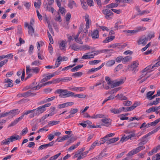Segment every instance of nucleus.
Segmentation results:
<instances>
[{"label":"nucleus","instance_id":"20e7f679","mask_svg":"<svg viewBox=\"0 0 160 160\" xmlns=\"http://www.w3.org/2000/svg\"><path fill=\"white\" fill-rule=\"evenodd\" d=\"M31 92V90H29L24 92L19 93L18 94L17 96L19 98H27L30 96H34L36 95L35 93H32Z\"/></svg>","mask_w":160,"mask_h":160},{"label":"nucleus","instance_id":"7c9ffc66","mask_svg":"<svg viewBox=\"0 0 160 160\" xmlns=\"http://www.w3.org/2000/svg\"><path fill=\"white\" fill-rule=\"evenodd\" d=\"M104 117V115L103 114H94L93 116L91 117V118H103Z\"/></svg>","mask_w":160,"mask_h":160},{"label":"nucleus","instance_id":"cd10ccee","mask_svg":"<svg viewBox=\"0 0 160 160\" xmlns=\"http://www.w3.org/2000/svg\"><path fill=\"white\" fill-rule=\"evenodd\" d=\"M115 63L114 60H111L107 61L105 63V65L107 67H110L112 66Z\"/></svg>","mask_w":160,"mask_h":160},{"label":"nucleus","instance_id":"13d9d810","mask_svg":"<svg viewBox=\"0 0 160 160\" xmlns=\"http://www.w3.org/2000/svg\"><path fill=\"white\" fill-rule=\"evenodd\" d=\"M97 144L98 145V142H97V141H96L95 142H94L91 145L89 150H91L93 149Z\"/></svg>","mask_w":160,"mask_h":160},{"label":"nucleus","instance_id":"a211bd4d","mask_svg":"<svg viewBox=\"0 0 160 160\" xmlns=\"http://www.w3.org/2000/svg\"><path fill=\"white\" fill-rule=\"evenodd\" d=\"M110 111L111 112L115 114H118L121 112V108L118 109L114 108H112L110 109Z\"/></svg>","mask_w":160,"mask_h":160},{"label":"nucleus","instance_id":"09e8293b","mask_svg":"<svg viewBox=\"0 0 160 160\" xmlns=\"http://www.w3.org/2000/svg\"><path fill=\"white\" fill-rule=\"evenodd\" d=\"M83 73L81 72H78L74 73L72 76H73L75 78L77 77H81Z\"/></svg>","mask_w":160,"mask_h":160},{"label":"nucleus","instance_id":"5701e85b","mask_svg":"<svg viewBox=\"0 0 160 160\" xmlns=\"http://www.w3.org/2000/svg\"><path fill=\"white\" fill-rule=\"evenodd\" d=\"M132 59V57L130 56H127L124 57V58H123V59L122 60V62L123 63H125L127 62H128L131 60Z\"/></svg>","mask_w":160,"mask_h":160},{"label":"nucleus","instance_id":"e2e57ef3","mask_svg":"<svg viewBox=\"0 0 160 160\" xmlns=\"http://www.w3.org/2000/svg\"><path fill=\"white\" fill-rule=\"evenodd\" d=\"M160 121V118L151 122L152 126H155Z\"/></svg>","mask_w":160,"mask_h":160},{"label":"nucleus","instance_id":"6e6552de","mask_svg":"<svg viewBox=\"0 0 160 160\" xmlns=\"http://www.w3.org/2000/svg\"><path fill=\"white\" fill-rule=\"evenodd\" d=\"M69 90L76 92L82 91L85 90L86 88L84 87H70L68 88Z\"/></svg>","mask_w":160,"mask_h":160},{"label":"nucleus","instance_id":"6e6d98bb","mask_svg":"<svg viewBox=\"0 0 160 160\" xmlns=\"http://www.w3.org/2000/svg\"><path fill=\"white\" fill-rule=\"evenodd\" d=\"M22 28L20 25L18 26L17 33L18 35H21L22 33Z\"/></svg>","mask_w":160,"mask_h":160},{"label":"nucleus","instance_id":"9d476101","mask_svg":"<svg viewBox=\"0 0 160 160\" xmlns=\"http://www.w3.org/2000/svg\"><path fill=\"white\" fill-rule=\"evenodd\" d=\"M52 83H53V81H49L46 82L45 83L42 84L40 86H39V85H38L34 87L33 88L31 87V89H32L33 90H38L43 86H44L50 84Z\"/></svg>","mask_w":160,"mask_h":160},{"label":"nucleus","instance_id":"2f4dec72","mask_svg":"<svg viewBox=\"0 0 160 160\" xmlns=\"http://www.w3.org/2000/svg\"><path fill=\"white\" fill-rule=\"evenodd\" d=\"M59 48L60 49L62 50H64L66 47V43L65 41L62 40L59 44Z\"/></svg>","mask_w":160,"mask_h":160},{"label":"nucleus","instance_id":"864d4df0","mask_svg":"<svg viewBox=\"0 0 160 160\" xmlns=\"http://www.w3.org/2000/svg\"><path fill=\"white\" fill-rule=\"evenodd\" d=\"M99 68H98V67L96 68H92L89 70V71L88 72V74H91L92 72H94L97 71H98V70H99Z\"/></svg>","mask_w":160,"mask_h":160},{"label":"nucleus","instance_id":"5fc2aeb1","mask_svg":"<svg viewBox=\"0 0 160 160\" xmlns=\"http://www.w3.org/2000/svg\"><path fill=\"white\" fill-rule=\"evenodd\" d=\"M28 130L27 128H24L22 131L21 133V135L22 136H24L28 132Z\"/></svg>","mask_w":160,"mask_h":160},{"label":"nucleus","instance_id":"39448f33","mask_svg":"<svg viewBox=\"0 0 160 160\" xmlns=\"http://www.w3.org/2000/svg\"><path fill=\"white\" fill-rule=\"evenodd\" d=\"M26 73L27 74L30 73L31 72H32L35 74H37L39 72L40 70V68L36 67L34 68H30V66H26Z\"/></svg>","mask_w":160,"mask_h":160},{"label":"nucleus","instance_id":"de8ad7c7","mask_svg":"<svg viewBox=\"0 0 160 160\" xmlns=\"http://www.w3.org/2000/svg\"><path fill=\"white\" fill-rule=\"evenodd\" d=\"M160 159V155L157 153L152 157V160H159Z\"/></svg>","mask_w":160,"mask_h":160},{"label":"nucleus","instance_id":"4be33fe9","mask_svg":"<svg viewBox=\"0 0 160 160\" xmlns=\"http://www.w3.org/2000/svg\"><path fill=\"white\" fill-rule=\"evenodd\" d=\"M148 39V38L146 37L143 39L140 38L138 41V44H143L144 45H145L146 43V41Z\"/></svg>","mask_w":160,"mask_h":160},{"label":"nucleus","instance_id":"4d7b16f0","mask_svg":"<svg viewBox=\"0 0 160 160\" xmlns=\"http://www.w3.org/2000/svg\"><path fill=\"white\" fill-rule=\"evenodd\" d=\"M69 137L70 136L69 135H66L62 137L58 141V142H61L62 141L66 140L67 138Z\"/></svg>","mask_w":160,"mask_h":160},{"label":"nucleus","instance_id":"423d86ee","mask_svg":"<svg viewBox=\"0 0 160 160\" xmlns=\"http://www.w3.org/2000/svg\"><path fill=\"white\" fill-rule=\"evenodd\" d=\"M102 13L105 15V17L108 19L111 18L110 16H112L113 13L110 10L106 9L102 10Z\"/></svg>","mask_w":160,"mask_h":160},{"label":"nucleus","instance_id":"a878e982","mask_svg":"<svg viewBox=\"0 0 160 160\" xmlns=\"http://www.w3.org/2000/svg\"><path fill=\"white\" fill-rule=\"evenodd\" d=\"M55 108L53 107H51L49 109V113L48 114L50 116H52L56 113L55 112Z\"/></svg>","mask_w":160,"mask_h":160},{"label":"nucleus","instance_id":"c9c22d12","mask_svg":"<svg viewBox=\"0 0 160 160\" xmlns=\"http://www.w3.org/2000/svg\"><path fill=\"white\" fill-rule=\"evenodd\" d=\"M103 157L102 153H101L99 155L96 157L92 158L90 160H102V158Z\"/></svg>","mask_w":160,"mask_h":160},{"label":"nucleus","instance_id":"b1692460","mask_svg":"<svg viewBox=\"0 0 160 160\" xmlns=\"http://www.w3.org/2000/svg\"><path fill=\"white\" fill-rule=\"evenodd\" d=\"M28 34L30 35L31 36H33L34 33V29L32 26L31 25H29V26H28Z\"/></svg>","mask_w":160,"mask_h":160},{"label":"nucleus","instance_id":"c85d7f7f","mask_svg":"<svg viewBox=\"0 0 160 160\" xmlns=\"http://www.w3.org/2000/svg\"><path fill=\"white\" fill-rule=\"evenodd\" d=\"M105 80L107 82L108 85H112V84L113 83V81H111L110 78L108 76H106L105 77Z\"/></svg>","mask_w":160,"mask_h":160},{"label":"nucleus","instance_id":"ddd939ff","mask_svg":"<svg viewBox=\"0 0 160 160\" xmlns=\"http://www.w3.org/2000/svg\"><path fill=\"white\" fill-rule=\"evenodd\" d=\"M147 138L145 137V136H144L143 137H142L141 139L139 140L141 141V142L138 144V145L140 146H141L142 145L146 143L148 140Z\"/></svg>","mask_w":160,"mask_h":160},{"label":"nucleus","instance_id":"7ed1b4c3","mask_svg":"<svg viewBox=\"0 0 160 160\" xmlns=\"http://www.w3.org/2000/svg\"><path fill=\"white\" fill-rule=\"evenodd\" d=\"M138 65L139 63L138 61L134 62L132 64L128 66V69L129 71H133L134 72L137 71L138 70L137 68Z\"/></svg>","mask_w":160,"mask_h":160},{"label":"nucleus","instance_id":"0eeeda50","mask_svg":"<svg viewBox=\"0 0 160 160\" xmlns=\"http://www.w3.org/2000/svg\"><path fill=\"white\" fill-rule=\"evenodd\" d=\"M33 110H34V112H35V114L37 115V116H38L45 111V110L41 106L33 109Z\"/></svg>","mask_w":160,"mask_h":160},{"label":"nucleus","instance_id":"58836bf2","mask_svg":"<svg viewBox=\"0 0 160 160\" xmlns=\"http://www.w3.org/2000/svg\"><path fill=\"white\" fill-rule=\"evenodd\" d=\"M116 97L121 100H126L127 99V98L122 94L120 95L118 94L116 96Z\"/></svg>","mask_w":160,"mask_h":160},{"label":"nucleus","instance_id":"774afa93","mask_svg":"<svg viewBox=\"0 0 160 160\" xmlns=\"http://www.w3.org/2000/svg\"><path fill=\"white\" fill-rule=\"evenodd\" d=\"M13 86V84L12 82L8 83V84H6L4 85V88H7L8 87H12Z\"/></svg>","mask_w":160,"mask_h":160},{"label":"nucleus","instance_id":"f3484780","mask_svg":"<svg viewBox=\"0 0 160 160\" xmlns=\"http://www.w3.org/2000/svg\"><path fill=\"white\" fill-rule=\"evenodd\" d=\"M20 112V111L18 109H17L12 110L9 111L10 115H11V114L13 115L12 117H13V116H15L16 115H18L19 114Z\"/></svg>","mask_w":160,"mask_h":160},{"label":"nucleus","instance_id":"0e129e2a","mask_svg":"<svg viewBox=\"0 0 160 160\" xmlns=\"http://www.w3.org/2000/svg\"><path fill=\"white\" fill-rule=\"evenodd\" d=\"M118 45V43H116L115 44L111 45L108 46V48H118V47L119 46Z\"/></svg>","mask_w":160,"mask_h":160},{"label":"nucleus","instance_id":"ea45409f","mask_svg":"<svg viewBox=\"0 0 160 160\" xmlns=\"http://www.w3.org/2000/svg\"><path fill=\"white\" fill-rule=\"evenodd\" d=\"M59 122V121H51L48 122V125L49 126H53L58 124Z\"/></svg>","mask_w":160,"mask_h":160},{"label":"nucleus","instance_id":"2eb2a0df","mask_svg":"<svg viewBox=\"0 0 160 160\" xmlns=\"http://www.w3.org/2000/svg\"><path fill=\"white\" fill-rule=\"evenodd\" d=\"M91 36L93 39L98 38L99 37V32L98 30H96L93 31L91 34Z\"/></svg>","mask_w":160,"mask_h":160},{"label":"nucleus","instance_id":"dca6fc26","mask_svg":"<svg viewBox=\"0 0 160 160\" xmlns=\"http://www.w3.org/2000/svg\"><path fill=\"white\" fill-rule=\"evenodd\" d=\"M68 6L70 9H72L74 6L77 7V5L74 1L69 0Z\"/></svg>","mask_w":160,"mask_h":160},{"label":"nucleus","instance_id":"8fccbe9b","mask_svg":"<svg viewBox=\"0 0 160 160\" xmlns=\"http://www.w3.org/2000/svg\"><path fill=\"white\" fill-rule=\"evenodd\" d=\"M122 64H119L115 68L114 71L115 72H118L122 68Z\"/></svg>","mask_w":160,"mask_h":160},{"label":"nucleus","instance_id":"052dcab7","mask_svg":"<svg viewBox=\"0 0 160 160\" xmlns=\"http://www.w3.org/2000/svg\"><path fill=\"white\" fill-rule=\"evenodd\" d=\"M89 54V52L86 53L85 54L82 56V59H87L90 58L91 57H90L88 55V54Z\"/></svg>","mask_w":160,"mask_h":160},{"label":"nucleus","instance_id":"37998d69","mask_svg":"<svg viewBox=\"0 0 160 160\" xmlns=\"http://www.w3.org/2000/svg\"><path fill=\"white\" fill-rule=\"evenodd\" d=\"M10 141L9 138H8L7 139L3 140L1 143V144L2 145H6L7 144H8L10 143Z\"/></svg>","mask_w":160,"mask_h":160},{"label":"nucleus","instance_id":"69168bd1","mask_svg":"<svg viewBox=\"0 0 160 160\" xmlns=\"http://www.w3.org/2000/svg\"><path fill=\"white\" fill-rule=\"evenodd\" d=\"M71 18V14L70 12H68L65 17V19L66 21L68 22L69 21Z\"/></svg>","mask_w":160,"mask_h":160},{"label":"nucleus","instance_id":"4c0bfd02","mask_svg":"<svg viewBox=\"0 0 160 160\" xmlns=\"http://www.w3.org/2000/svg\"><path fill=\"white\" fill-rule=\"evenodd\" d=\"M41 64L40 61L37 60L34 61L31 63V66H39Z\"/></svg>","mask_w":160,"mask_h":160},{"label":"nucleus","instance_id":"bb28decb","mask_svg":"<svg viewBox=\"0 0 160 160\" xmlns=\"http://www.w3.org/2000/svg\"><path fill=\"white\" fill-rule=\"evenodd\" d=\"M83 66V64H81L79 65H77L74 68H72L71 70V71L72 72H74L77 71L80 69L82 68Z\"/></svg>","mask_w":160,"mask_h":160},{"label":"nucleus","instance_id":"f704fd0d","mask_svg":"<svg viewBox=\"0 0 160 160\" xmlns=\"http://www.w3.org/2000/svg\"><path fill=\"white\" fill-rule=\"evenodd\" d=\"M101 62V60H96L90 61L88 63L90 65H96L99 63Z\"/></svg>","mask_w":160,"mask_h":160},{"label":"nucleus","instance_id":"4468645a","mask_svg":"<svg viewBox=\"0 0 160 160\" xmlns=\"http://www.w3.org/2000/svg\"><path fill=\"white\" fill-rule=\"evenodd\" d=\"M84 27V24H82L80 25L79 29L78 32L77 34L75 36L74 38L75 40H77V39L78 38L79 36L80 33L82 31Z\"/></svg>","mask_w":160,"mask_h":160},{"label":"nucleus","instance_id":"9b49d317","mask_svg":"<svg viewBox=\"0 0 160 160\" xmlns=\"http://www.w3.org/2000/svg\"><path fill=\"white\" fill-rule=\"evenodd\" d=\"M73 102H66L59 104L58 106V108H62L68 106H72L73 105Z\"/></svg>","mask_w":160,"mask_h":160},{"label":"nucleus","instance_id":"603ef678","mask_svg":"<svg viewBox=\"0 0 160 160\" xmlns=\"http://www.w3.org/2000/svg\"><path fill=\"white\" fill-rule=\"evenodd\" d=\"M55 21H59V22H61L62 20L61 19V16L59 12H58L57 14L55 16Z\"/></svg>","mask_w":160,"mask_h":160},{"label":"nucleus","instance_id":"393cba45","mask_svg":"<svg viewBox=\"0 0 160 160\" xmlns=\"http://www.w3.org/2000/svg\"><path fill=\"white\" fill-rule=\"evenodd\" d=\"M115 37L114 36H111L109 37H107L105 40H104L102 42L103 43H108L110 42L113 40L115 38Z\"/></svg>","mask_w":160,"mask_h":160},{"label":"nucleus","instance_id":"412c9836","mask_svg":"<svg viewBox=\"0 0 160 160\" xmlns=\"http://www.w3.org/2000/svg\"><path fill=\"white\" fill-rule=\"evenodd\" d=\"M119 139L118 137L113 138L107 141L106 142V143L107 144L114 143L118 140Z\"/></svg>","mask_w":160,"mask_h":160},{"label":"nucleus","instance_id":"79ce46f5","mask_svg":"<svg viewBox=\"0 0 160 160\" xmlns=\"http://www.w3.org/2000/svg\"><path fill=\"white\" fill-rule=\"evenodd\" d=\"M70 47L72 49L75 51H77L79 49V47L77 46L75 44L71 45Z\"/></svg>","mask_w":160,"mask_h":160},{"label":"nucleus","instance_id":"a18cd8bd","mask_svg":"<svg viewBox=\"0 0 160 160\" xmlns=\"http://www.w3.org/2000/svg\"><path fill=\"white\" fill-rule=\"evenodd\" d=\"M155 91H149L148 92L147 94V98L150 100V99L152 97V95H153Z\"/></svg>","mask_w":160,"mask_h":160},{"label":"nucleus","instance_id":"338daca9","mask_svg":"<svg viewBox=\"0 0 160 160\" xmlns=\"http://www.w3.org/2000/svg\"><path fill=\"white\" fill-rule=\"evenodd\" d=\"M87 2L89 6L91 7L93 6V0H87Z\"/></svg>","mask_w":160,"mask_h":160},{"label":"nucleus","instance_id":"72a5a7b5","mask_svg":"<svg viewBox=\"0 0 160 160\" xmlns=\"http://www.w3.org/2000/svg\"><path fill=\"white\" fill-rule=\"evenodd\" d=\"M118 4L117 3H111L106 6V8H115L118 7Z\"/></svg>","mask_w":160,"mask_h":160},{"label":"nucleus","instance_id":"680f3d73","mask_svg":"<svg viewBox=\"0 0 160 160\" xmlns=\"http://www.w3.org/2000/svg\"><path fill=\"white\" fill-rule=\"evenodd\" d=\"M8 115H10L9 112H3L2 113L0 114V118L2 117L7 116Z\"/></svg>","mask_w":160,"mask_h":160},{"label":"nucleus","instance_id":"bf43d9fd","mask_svg":"<svg viewBox=\"0 0 160 160\" xmlns=\"http://www.w3.org/2000/svg\"><path fill=\"white\" fill-rule=\"evenodd\" d=\"M59 11L60 13L62 14H65L66 12V9L63 7H61L59 8Z\"/></svg>","mask_w":160,"mask_h":160},{"label":"nucleus","instance_id":"f03ea898","mask_svg":"<svg viewBox=\"0 0 160 160\" xmlns=\"http://www.w3.org/2000/svg\"><path fill=\"white\" fill-rule=\"evenodd\" d=\"M144 148L145 147L143 146L138 147L135 149H133L129 152L127 154V156H132L135 154H136L141 150L144 149Z\"/></svg>","mask_w":160,"mask_h":160},{"label":"nucleus","instance_id":"1a4fd4ad","mask_svg":"<svg viewBox=\"0 0 160 160\" xmlns=\"http://www.w3.org/2000/svg\"><path fill=\"white\" fill-rule=\"evenodd\" d=\"M102 122V125L107 127L109 126L111 124V120L110 119L107 118H104L101 120Z\"/></svg>","mask_w":160,"mask_h":160},{"label":"nucleus","instance_id":"f8f14e48","mask_svg":"<svg viewBox=\"0 0 160 160\" xmlns=\"http://www.w3.org/2000/svg\"><path fill=\"white\" fill-rule=\"evenodd\" d=\"M22 116H21L18 118L16 119L14 121L12 122L9 125L10 127L14 126L16 125L20 121L23 119Z\"/></svg>","mask_w":160,"mask_h":160},{"label":"nucleus","instance_id":"a19ab883","mask_svg":"<svg viewBox=\"0 0 160 160\" xmlns=\"http://www.w3.org/2000/svg\"><path fill=\"white\" fill-rule=\"evenodd\" d=\"M72 97H78L80 98H84L85 97L84 95L83 94H74V93L73 92V95L71 96Z\"/></svg>","mask_w":160,"mask_h":160},{"label":"nucleus","instance_id":"3c124183","mask_svg":"<svg viewBox=\"0 0 160 160\" xmlns=\"http://www.w3.org/2000/svg\"><path fill=\"white\" fill-rule=\"evenodd\" d=\"M46 102H48L47 100V98H46L42 100L41 101H40L39 102H38L37 104L38 105H42Z\"/></svg>","mask_w":160,"mask_h":160},{"label":"nucleus","instance_id":"473e14b6","mask_svg":"<svg viewBox=\"0 0 160 160\" xmlns=\"http://www.w3.org/2000/svg\"><path fill=\"white\" fill-rule=\"evenodd\" d=\"M34 112V110H25L22 113L21 116H22L23 118L24 116L25 115H27L29 113H32Z\"/></svg>","mask_w":160,"mask_h":160},{"label":"nucleus","instance_id":"aec40b11","mask_svg":"<svg viewBox=\"0 0 160 160\" xmlns=\"http://www.w3.org/2000/svg\"><path fill=\"white\" fill-rule=\"evenodd\" d=\"M123 83L124 81L122 79H121L119 81L115 82H113V83L112 84V88H114L117 86H119V85L122 84Z\"/></svg>","mask_w":160,"mask_h":160},{"label":"nucleus","instance_id":"f257e3e1","mask_svg":"<svg viewBox=\"0 0 160 160\" xmlns=\"http://www.w3.org/2000/svg\"><path fill=\"white\" fill-rule=\"evenodd\" d=\"M55 93L60 94L58 96L60 98L69 97L73 95V92L68 91L67 89H59L56 90Z\"/></svg>","mask_w":160,"mask_h":160},{"label":"nucleus","instance_id":"c03bdc74","mask_svg":"<svg viewBox=\"0 0 160 160\" xmlns=\"http://www.w3.org/2000/svg\"><path fill=\"white\" fill-rule=\"evenodd\" d=\"M102 139V140L100 141L98 143V146L102 144H103L105 142H106L107 141H108V138H104V137H103Z\"/></svg>","mask_w":160,"mask_h":160},{"label":"nucleus","instance_id":"e433bc0d","mask_svg":"<svg viewBox=\"0 0 160 160\" xmlns=\"http://www.w3.org/2000/svg\"><path fill=\"white\" fill-rule=\"evenodd\" d=\"M137 32L140 31H143L146 30V28L143 26L137 27L135 28Z\"/></svg>","mask_w":160,"mask_h":160},{"label":"nucleus","instance_id":"c756f323","mask_svg":"<svg viewBox=\"0 0 160 160\" xmlns=\"http://www.w3.org/2000/svg\"><path fill=\"white\" fill-rule=\"evenodd\" d=\"M132 107H131V106L130 107H122L121 108V112L122 111H124V112H126L130 111H132L133 110V108Z\"/></svg>","mask_w":160,"mask_h":160},{"label":"nucleus","instance_id":"6ab92c4d","mask_svg":"<svg viewBox=\"0 0 160 160\" xmlns=\"http://www.w3.org/2000/svg\"><path fill=\"white\" fill-rule=\"evenodd\" d=\"M21 138H19V136L18 135H15L11 136L9 138V139L10 140V142H13L15 140H20L21 139Z\"/></svg>","mask_w":160,"mask_h":160},{"label":"nucleus","instance_id":"49530a36","mask_svg":"<svg viewBox=\"0 0 160 160\" xmlns=\"http://www.w3.org/2000/svg\"><path fill=\"white\" fill-rule=\"evenodd\" d=\"M72 78L71 77H65L61 78L62 81L64 82H68L72 80Z\"/></svg>","mask_w":160,"mask_h":160}]
</instances>
